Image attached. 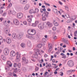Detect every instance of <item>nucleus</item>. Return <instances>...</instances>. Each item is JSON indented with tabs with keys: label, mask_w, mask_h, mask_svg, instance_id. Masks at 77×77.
<instances>
[{
	"label": "nucleus",
	"mask_w": 77,
	"mask_h": 77,
	"mask_svg": "<svg viewBox=\"0 0 77 77\" xmlns=\"http://www.w3.org/2000/svg\"><path fill=\"white\" fill-rule=\"evenodd\" d=\"M8 75L10 76H12L13 74L12 73H11V72H10L8 73Z\"/></svg>",
	"instance_id": "nucleus-31"
},
{
	"label": "nucleus",
	"mask_w": 77,
	"mask_h": 77,
	"mask_svg": "<svg viewBox=\"0 0 77 77\" xmlns=\"http://www.w3.org/2000/svg\"><path fill=\"white\" fill-rule=\"evenodd\" d=\"M39 70V68L38 67H36L35 69V70L36 71H38Z\"/></svg>",
	"instance_id": "nucleus-27"
},
{
	"label": "nucleus",
	"mask_w": 77,
	"mask_h": 77,
	"mask_svg": "<svg viewBox=\"0 0 77 77\" xmlns=\"http://www.w3.org/2000/svg\"><path fill=\"white\" fill-rule=\"evenodd\" d=\"M57 38V37L56 36H55L54 37L53 39H56Z\"/></svg>",
	"instance_id": "nucleus-62"
},
{
	"label": "nucleus",
	"mask_w": 77,
	"mask_h": 77,
	"mask_svg": "<svg viewBox=\"0 0 77 77\" xmlns=\"http://www.w3.org/2000/svg\"><path fill=\"white\" fill-rule=\"evenodd\" d=\"M41 45H42V46H44V45H45V43H44V42H42V43Z\"/></svg>",
	"instance_id": "nucleus-46"
},
{
	"label": "nucleus",
	"mask_w": 77,
	"mask_h": 77,
	"mask_svg": "<svg viewBox=\"0 0 77 77\" xmlns=\"http://www.w3.org/2000/svg\"><path fill=\"white\" fill-rule=\"evenodd\" d=\"M13 22L16 25H18L20 24V22L17 19H15L14 20Z\"/></svg>",
	"instance_id": "nucleus-11"
},
{
	"label": "nucleus",
	"mask_w": 77,
	"mask_h": 77,
	"mask_svg": "<svg viewBox=\"0 0 77 77\" xmlns=\"http://www.w3.org/2000/svg\"><path fill=\"white\" fill-rule=\"evenodd\" d=\"M50 44H48V47L49 48H52V46H50Z\"/></svg>",
	"instance_id": "nucleus-48"
},
{
	"label": "nucleus",
	"mask_w": 77,
	"mask_h": 77,
	"mask_svg": "<svg viewBox=\"0 0 77 77\" xmlns=\"http://www.w3.org/2000/svg\"><path fill=\"white\" fill-rule=\"evenodd\" d=\"M14 72V73H16V72H17V68H16L15 69Z\"/></svg>",
	"instance_id": "nucleus-38"
},
{
	"label": "nucleus",
	"mask_w": 77,
	"mask_h": 77,
	"mask_svg": "<svg viewBox=\"0 0 77 77\" xmlns=\"http://www.w3.org/2000/svg\"><path fill=\"white\" fill-rule=\"evenodd\" d=\"M48 14H49V12L46 11L43 13L42 14V20L43 21H45L46 20V18H48Z\"/></svg>",
	"instance_id": "nucleus-2"
},
{
	"label": "nucleus",
	"mask_w": 77,
	"mask_h": 77,
	"mask_svg": "<svg viewBox=\"0 0 77 77\" xmlns=\"http://www.w3.org/2000/svg\"><path fill=\"white\" fill-rule=\"evenodd\" d=\"M20 2L23 5H25L27 3L26 0H20Z\"/></svg>",
	"instance_id": "nucleus-13"
},
{
	"label": "nucleus",
	"mask_w": 77,
	"mask_h": 77,
	"mask_svg": "<svg viewBox=\"0 0 77 77\" xmlns=\"http://www.w3.org/2000/svg\"><path fill=\"white\" fill-rule=\"evenodd\" d=\"M54 10H56L57 11L56 12V13L57 14H57H58V12H57V11H57V9H53V11H54Z\"/></svg>",
	"instance_id": "nucleus-49"
},
{
	"label": "nucleus",
	"mask_w": 77,
	"mask_h": 77,
	"mask_svg": "<svg viewBox=\"0 0 77 77\" xmlns=\"http://www.w3.org/2000/svg\"><path fill=\"white\" fill-rule=\"evenodd\" d=\"M9 31H8V30H6L5 31V33L7 34H8V33H9Z\"/></svg>",
	"instance_id": "nucleus-40"
},
{
	"label": "nucleus",
	"mask_w": 77,
	"mask_h": 77,
	"mask_svg": "<svg viewBox=\"0 0 77 77\" xmlns=\"http://www.w3.org/2000/svg\"><path fill=\"white\" fill-rule=\"evenodd\" d=\"M3 42V39L2 37L0 36V42Z\"/></svg>",
	"instance_id": "nucleus-18"
},
{
	"label": "nucleus",
	"mask_w": 77,
	"mask_h": 77,
	"mask_svg": "<svg viewBox=\"0 0 77 77\" xmlns=\"http://www.w3.org/2000/svg\"><path fill=\"white\" fill-rule=\"evenodd\" d=\"M1 58H2V59H3V60H6V57H5V55H1Z\"/></svg>",
	"instance_id": "nucleus-15"
},
{
	"label": "nucleus",
	"mask_w": 77,
	"mask_h": 77,
	"mask_svg": "<svg viewBox=\"0 0 77 77\" xmlns=\"http://www.w3.org/2000/svg\"><path fill=\"white\" fill-rule=\"evenodd\" d=\"M77 31H76L74 32V35L75 36H77Z\"/></svg>",
	"instance_id": "nucleus-34"
},
{
	"label": "nucleus",
	"mask_w": 77,
	"mask_h": 77,
	"mask_svg": "<svg viewBox=\"0 0 77 77\" xmlns=\"http://www.w3.org/2000/svg\"><path fill=\"white\" fill-rule=\"evenodd\" d=\"M20 56L21 55H20V54H19V55H17L16 56V58L20 59Z\"/></svg>",
	"instance_id": "nucleus-22"
},
{
	"label": "nucleus",
	"mask_w": 77,
	"mask_h": 77,
	"mask_svg": "<svg viewBox=\"0 0 77 77\" xmlns=\"http://www.w3.org/2000/svg\"><path fill=\"white\" fill-rule=\"evenodd\" d=\"M17 66H18V68H20V66H21V63H19L18 64H17Z\"/></svg>",
	"instance_id": "nucleus-42"
},
{
	"label": "nucleus",
	"mask_w": 77,
	"mask_h": 77,
	"mask_svg": "<svg viewBox=\"0 0 77 77\" xmlns=\"http://www.w3.org/2000/svg\"><path fill=\"white\" fill-rule=\"evenodd\" d=\"M75 70H70L68 71V72H74L75 71Z\"/></svg>",
	"instance_id": "nucleus-37"
},
{
	"label": "nucleus",
	"mask_w": 77,
	"mask_h": 77,
	"mask_svg": "<svg viewBox=\"0 0 77 77\" xmlns=\"http://www.w3.org/2000/svg\"><path fill=\"white\" fill-rule=\"evenodd\" d=\"M44 24H40L38 25V27L40 29H44Z\"/></svg>",
	"instance_id": "nucleus-12"
},
{
	"label": "nucleus",
	"mask_w": 77,
	"mask_h": 77,
	"mask_svg": "<svg viewBox=\"0 0 77 77\" xmlns=\"http://www.w3.org/2000/svg\"><path fill=\"white\" fill-rule=\"evenodd\" d=\"M34 12V11H33V10H31L30 11H29V13L30 14H32Z\"/></svg>",
	"instance_id": "nucleus-26"
},
{
	"label": "nucleus",
	"mask_w": 77,
	"mask_h": 77,
	"mask_svg": "<svg viewBox=\"0 0 77 77\" xmlns=\"http://www.w3.org/2000/svg\"><path fill=\"white\" fill-rule=\"evenodd\" d=\"M24 35V34L23 32H21L16 36V34L14 33L12 34V36L14 39H16L17 38L18 39H20L23 37V36Z\"/></svg>",
	"instance_id": "nucleus-1"
},
{
	"label": "nucleus",
	"mask_w": 77,
	"mask_h": 77,
	"mask_svg": "<svg viewBox=\"0 0 77 77\" xmlns=\"http://www.w3.org/2000/svg\"><path fill=\"white\" fill-rule=\"evenodd\" d=\"M61 57L63 59H66V55H64V56H63V57Z\"/></svg>",
	"instance_id": "nucleus-30"
},
{
	"label": "nucleus",
	"mask_w": 77,
	"mask_h": 77,
	"mask_svg": "<svg viewBox=\"0 0 77 77\" xmlns=\"http://www.w3.org/2000/svg\"><path fill=\"white\" fill-rule=\"evenodd\" d=\"M66 22L67 23H72V20L70 19L68 20Z\"/></svg>",
	"instance_id": "nucleus-20"
},
{
	"label": "nucleus",
	"mask_w": 77,
	"mask_h": 77,
	"mask_svg": "<svg viewBox=\"0 0 77 77\" xmlns=\"http://www.w3.org/2000/svg\"><path fill=\"white\" fill-rule=\"evenodd\" d=\"M36 23H32V26L33 27H36Z\"/></svg>",
	"instance_id": "nucleus-35"
},
{
	"label": "nucleus",
	"mask_w": 77,
	"mask_h": 77,
	"mask_svg": "<svg viewBox=\"0 0 77 77\" xmlns=\"http://www.w3.org/2000/svg\"><path fill=\"white\" fill-rule=\"evenodd\" d=\"M66 17L67 18H70V17H69V15L68 14H67L65 15Z\"/></svg>",
	"instance_id": "nucleus-36"
},
{
	"label": "nucleus",
	"mask_w": 77,
	"mask_h": 77,
	"mask_svg": "<svg viewBox=\"0 0 77 77\" xmlns=\"http://www.w3.org/2000/svg\"><path fill=\"white\" fill-rule=\"evenodd\" d=\"M32 51H29V54H32Z\"/></svg>",
	"instance_id": "nucleus-63"
},
{
	"label": "nucleus",
	"mask_w": 77,
	"mask_h": 77,
	"mask_svg": "<svg viewBox=\"0 0 77 77\" xmlns=\"http://www.w3.org/2000/svg\"><path fill=\"white\" fill-rule=\"evenodd\" d=\"M16 62H20V60L19 59H17L16 60Z\"/></svg>",
	"instance_id": "nucleus-43"
},
{
	"label": "nucleus",
	"mask_w": 77,
	"mask_h": 77,
	"mask_svg": "<svg viewBox=\"0 0 77 77\" xmlns=\"http://www.w3.org/2000/svg\"><path fill=\"white\" fill-rule=\"evenodd\" d=\"M47 11H48L50 12V11H51V9L50 8H48Z\"/></svg>",
	"instance_id": "nucleus-60"
},
{
	"label": "nucleus",
	"mask_w": 77,
	"mask_h": 77,
	"mask_svg": "<svg viewBox=\"0 0 77 77\" xmlns=\"http://www.w3.org/2000/svg\"><path fill=\"white\" fill-rule=\"evenodd\" d=\"M53 31H56V28L55 27H54L52 28Z\"/></svg>",
	"instance_id": "nucleus-29"
},
{
	"label": "nucleus",
	"mask_w": 77,
	"mask_h": 77,
	"mask_svg": "<svg viewBox=\"0 0 77 77\" xmlns=\"http://www.w3.org/2000/svg\"><path fill=\"white\" fill-rule=\"evenodd\" d=\"M29 8V5L28 4L26 5V6L24 8V9L25 10H27Z\"/></svg>",
	"instance_id": "nucleus-17"
},
{
	"label": "nucleus",
	"mask_w": 77,
	"mask_h": 77,
	"mask_svg": "<svg viewBox=\"0 0 77 77\" xmlns=\"http://www.w3.org/2000/svg\"><path fill=\"white\" fill-rule=\"evenodd\" d=\"M9 50L8 48H5L4 50V53L5 55H8Z\"/></svg>",
	"instance_id": "nucleus-6"
},
{
	"label": "nucleus",
	"mask_w": 77,
	"mask_h": 77,
	"mask_svg": "<svg viewBox=\"0 0 77 77\" xmlns=\"http://www.w3.org/2000/svg\"><path fill=\"white\" fill-rule=\"evenodd\" d=\"M22 60L23 61H25V60H27L26 59V57H23L22 58Z\"/></svg>",
	"instance_id": "nucleus-45"
},
{
	"label": "nucleus",
	"mask_w": 77,
	"mask_h": 77,
	"mask_svg": "<svg viewBox=\"0 0 77 77\" xmlns=\"http://www.w3.org/2000/svg\"><path fill=\"white\" fill-rule=\"evenodd\" d=\"M20 46L22 48H25L26 45L24 43H22L20 45Z\"/></svg>",
	"instance_id": "nucleus-16"
},
{
	"label": "nucleus",
	"mask_w": 77,
	"mask_h": 77,
	"mask_svg": "<svg viewBox=\"0 0 77 77\" xmlns=\"http://www.w3.org/2000/svg\"><path fill=\"white\" fill-rule=\"evenodd\" d=\"M16 55V54L15 53V51H11L10 56L11 57H14V56H15Z\"/></svg>",
	"instance_id": "nucleus-7"
},
{
	"label": "nucleus",
	"mask_w": 77,
	"mask_h": 77,
	"mask_svg": "<svg viewBox=\"0 0 77 77\" xmlns=\"http://www.w3.org/2000/svg\"><path fill=\"white\" fill-rule=\"evenodd\" d=\"M39 12V10L38 9H35V13H38Z\"/></svg>",
	"instance_id": "nucleus-21"
},
{
	"label": "nucleus",
	"mask_w": 77,
	"mask_h": 77,
	"mask_svg": "<svg viewBox=\"0 0 77 77\" xmlns=\"http://www.w3.org/2000/svg\"><path fill=\"white\" fill-rule=\"evenodd\" d=\"M17 17L18 18L21 19V18H22L23 17V14L21 13H19L17 14Z\"/></svg>",
	"instance_id": "nucleus-8"
},
{
	"label": "nucleus",
	"mask_w": 77,
	"mask_h": 77,
	"mask_svg": "<svg viewBox=\"0 0 77 77\" xmlns=\"http://www.w3.org/2000/svg\"><path fill=\"white\" fill-rule=\"evenodd\" d=\"M6 15V13L4 12V13L2 14V15L3 17H5Z\"/></svg>",
	"instance_id": "nucleus-23"
},
{
	"label": "nucleus",
	"mask_w": 77,
	"mask_h": 77,
	"mask_svg": "<svg viewBox=\"0 0 77 77\" xmlns=\"http://www.w3.org/2000/svg\"><path fill=\"white\" fill-rule=\"evenodd\" d=\"M27 17L28 18H29V19L27 20L28 22H29V23H31V22H32V18H33V16L32 15H30V16H28Z\"/></svg>",
	"instance_id": "nucleus-9"
},
{
	"label": "nucleus",
	"mask_w": 77,
	"mask_h": 77,
	"mask_svg": "<svg viewBox=\"0 0 77 77\" xmlns=\"http://www.w3.org/2000/svg\"><path fill=\"white\" fill-rule=\"evenodd\" d=\"M45 4L46 5H47V6H50V5L49 4H47V3H45Z\"/></svg>",
	"instance_id": "nucleus-50"
},
{
	"label": "nucleus",
	"mask_w": 77,
	"mask_h": 77,
	"mask_svg": "<svg viewBox=\"0 0 77 77\" xmlns=\"http://www.w3.org/2000/svg\"><path fill=\"white\" fill-rule=\"evenodd\" d=\"M25 61V63H27L28 62H29V61L27 60H26Z\"/></svg>",
	"instance_id": "nucleus-44"
},
{
	"label": "nucleus",
	"mask_w": 77,
	"mask_h": 77,
	"mask_svg": "<svg viewBox=\"0 0 77 77\" xmlns=\"http://www.w3.org/2000/svg\"><path fill=\"white\" fill-rule=\"evenodd\" d=\"M44 57H45V58H46V57H48V55H47V54H45L44 56Z\"/></svg>",
	"instance_id": "nucleus-53"
},
{
	"label": "nucleus",
	"mask_w": 77,
	"mask_h": 77,
	"mask_svg": "<svg viewBox=\"0 0 77 77\" xmlns=\"http://www.w3.org/2000/svg\"><path fill=\"white\" fill-rule=\"evenodd\" d=\"M6 41L7 44H11V39L9 38H8L6 39Z\"/></svg>",
	"instance_id": "nucleus-10"
},
{
	"label": "nucleus",
	"mask_w": 77,
	"mask_h": 77,
	"mask_svg": "<svg viewBox=\"0 0 77 77\" xmlns=\"http://www.w3.org/2000/svg\"><path fill=\"white\" fill-rule=\"evenodd\" d=\"M47 24L48 26L50 27H52V26H53V24L49 22H48Z\"/></svg>",
	"instance_id": "nucleus-14"
},
{
	"label": "nucleus",
	"mask_w": 77,
	"mask_h": 77,
	"mask_svg": "<svg viewBox=\"0 0 77 77\" xmlns=\"http://www.w3.org/2000/svg\"><path fill=\"white\" fill-rule=\"evenodd\" d=\"M34 56L35 58H36V57L38 56V54H34Z\"/></svg>",
	"instance_id": "nucleus-47"
},
{
	"label": "nucleus",
	"mask_w": 77,
	"mask_h": 77,
	"mask_svg": "<svg viewBox=\"0 0 77 77\" xmlns=\"http://www.w3.org/2000/svg\"><path fill=\"white\" fill-rule=\"evenodd\" d=\"M27 33L30 35H34L36 34V30L35 29H30L28 30Z\"/></svg>",
	"instance_id": "nucleus-4"
},
{
	"label": "nucleus",
	"mask_w": 77,
	"mask_h": 77,
	"mask_svg": "<svg viewBox=\"0 0 77 77\" xmlns=\"http://www.w3.org/2000/svg\"><path fill=\"white\" fill-rule=\"evenodd\" d=\"M42 41L43 42H45L47 41V40H46V39L45 38H43L42 39Z\"/></svg>",
	"instance_id": "nucleus-25"
},
{
	"label": "nucleus",
	"mask_w": 77,
	"mask_h": 77,
	"mask_svg": "<svg viewBox=\"0 0 77 77\" xmlns=\"http://www.w3.org/2000/svg\"><path fill=\"white\" fill-rule=\"evenodd\" d=\"M38 48H41V47H42V45H41V44H39L38 45Z\"/></svg>",
	"instance_id": "nucleus-32"
},
{
	"label": "nucleus",
	"mask_w": 77,
	"mask_h": 77,
	"mask_svg": "<svg viewBox=\"0 0 77 77\" xmlns=\"http://www.w3.org/2000/svg\"><path fill=\"white\" fill-rule=\"evenodd\" d=\"M11 6H12V3H10V4H9V5L8 6V7L10 8V7H11Z\"/></svg>",
	"instance_id": "nucleus-41"
},
{
	"label": "nucleus",
	"mask_w": 77,
	"mask_h": 77,
	"mask_svg": "<svg viewBox=\"0 0 77 77\" xmlns=\"http://www.w3.org/2000/svg\"><path fill=\"white\" fill-rule=\"evenodd\" d=\"M0 20H1V21L2 22L3 20L4 19L3 18H0Z\"/></svg>",
	"instance_id": "nucleus-61"
},
{
	"label": "nucleus",
	"mask_w": 77,
	"mask_h": 77,
	"mask_svg": "<svg viewBox=\"0 0 77 77\" xmlns=\"http://www.w3.org/2000/svg\"><path fill=\"white\" fill-rule=\"evenodd\" d=\"M17 63H14V68H16V67L17 66Z\"/></svg>",
	"instance_id": "nucleus-24"
},
{
	"label": "nucleus",
	"mask_w": 77,
	"mask_h": 77,
	"mask_svg": "<svg viewBox=\"0 0 77 77\" xmlns=\"http://www.w3.org/2000/svg\"><path fill=\"white\" fill-rule=\"evenodd\" d=\"M23 23L24 25H26L27 24V22L25 21L23 22Z\"/></svg>",
	"instance_id": "nucleus-51"
},
{
	"label": "nucleus",
	"mask_w": 77,
	"mask_h": 77,
	"mask_svg": "<svg viewBox=\"0 0 77 77\" xmlns=\"http://www.w3.org/2000/svg\"><path fill=\"white\" fill-rule=\"evenodd\" d=\"M59 4H60V5H63V4L62 3V2H60V1H59Z\"/></svg>",
	"instance_id": "nucleus-56"
},
{
	"label": "nucleus",
	"mask_w": 77,
	"mask_h": 77,
	"mask_svg": "<svg viewBox=\"0 0 77 77\" xmlns=\"http://www.w3.org/2000/svg\"><path fill=\"white\" fill-rule=\"evenodd\" d=\"M27 45L28 47H30V45H31V44H30V42H29V43H28L27 44Z\"/></svg>",
	"instance_id": "nucleus-52"
},
{
	"label": "nucleus",
	"mask_w": 77,
	"mask_h": 77,
	"mask_svg": "<svg viewBox=\"0 0 77 77\" xmlns=\"http://www.w3.org/2000/svg\"><path fill=\"white\" fill-rule=\"evenodd\" d=\"M56 54H58L60 53V52H59V50H58V51L56 53Z\"/></svg>",
	"instance_id": "nucleus-57"
},
{
	"label": "nucleus",
	"mask_w": 77,
	"mask_h": 77,
	"mask_svg": "<svg viewBox=\"0 0 77 77\" xmlns=\"http://www.w3.org/2000/svg\"><path fill=\"white\" fill-rule=\"evenodd\" d=\"M67 65L69 67H73L74 65V63L72 60H69L68 62Z\"/></svg>",
	"instance_id": "nucleus-5"
},
{
	"label": "nucleus",
	"mask_w": 77,
	"mask_h": 77,
	"mask_svg": "<svg viewBox=\"0 0 77 77\" xmlns=\"http://www.w3.org/2000/svg\"><path fill=\"white\" fill-rule=\"evenodd\" d=\"M13 76H14V77H17V74L14 73L13 74Z\"/></svg>",
	"instance_id": "nucleus-59"
},
{
	"label": "nucleus",
	"mask_w": 77,
	"mask_h": 77,
	"mask_svg": "<svg viewBox=\"0 0 77 77\" xmlns=\"http://www.w3.org/2000/svg\"><path fill=\"white\" fill-rule=\"evenodd\" d=\"M52 50V48H49V52H50Z\"/></svg>",
	"instance_id": "nucleus-55"
},
{
	"label": "nucleus",
	"mask_w": 77,
	"mask_h": 77,
	"mask_svg": "<svg viewBox=\"0 0 77 77\" xmlns=\"http://www.w3.org/2000/svg\"><path fill=\"white\" fill-rule=\"evenodd\" d=\"M60 11H61L62 12H65L64 11H63V10H62V9H60Z\"/></svg>",
	"instance_id": "nucleus-58"
},
{
	"label": "nucleus",
	"mask_w": 77,
	"mask_h": 77,
	"mask_svg": "<svg viewBox=\"0 0 77 77\" xmlns=\"http://www.w3.org/2000/svg\"><path fill=\"white\" fill-rule=\"evenodd\" d=\"M60 55H61V56H65V54H64L63 53H61L60 54Z\"/></svg>",
	"instance_id": "nucleus-54"
},
{
	"label": "nucleus",
	"mask_w": 77,
	"mask_h": 77,
	"mask_svg": "<svg viewBox=\"0 0 77 77\" xmlns=\"http://www.w3.org/2000/svg\"><path fill=\"white\" fill-rule=\"evenodd\" d=\"M54 26H58V23L56 22L55 23H54Z\"/></svg>",
	"instance_id": "nucleus-28"
},
{
	"label": "nucleus",
	"mask_w": 77,
	"mask_h": 77,
	"mask_svg": "<svg viewBox=\"0 0 77 77\" xmlns=\"http://www.w3.org/2000/svg\"><path fill=\"white\" fill-rule=\"evenodd\" d=\"M32 77V75H29L28 76V77Z\"/></svg>",
	"instance_id": "nucleus-64"
},
{
	"label": "nucleus",
	"mask_w": 77,
	"mask_h": 77,
	"mask_svg": "<svg viewBox=\"0 0 77 77\" xmlns=\"http://www.w3.org/2000/svg\"><path fill=\"white\" fill-rule=\"evenodd\" d=\"M22 71H24V72H26L27 71V70H26V69L24 67H22Z\"/></svg>",
	"instance_id": "nucleus-19"
},
{
	"label": "nucleus",
	"mask_w": 77,
	"mask_h": 77,
	"mask_svg": "<svg viewBox=\"0 0 77 77\" xmlns=\"http://www.w3.org/2000/svg\"><path fill=\"white\" fill-rule=\"evenodd\" d=\"M3 12V10H1V8H0V14H2Z\"/></svg>",
	"instance_id": "nucleus-33"
},
{
	"label": "nucleus",
	"mask_w": 77,
	"mask_h": 77,
	"mask_svg": "<svg viewBox=\"0 0 77 77\" xmlns=\"http://www.w3.org/2000/svg\"><path fill=\"white\" fill-rule=\"evenodd\" d=\"M12 65V63H11V62L10 61L8 60L7 62V64L5 65V69L7 70H9V67H11Z\"/></svg>",
	"instance_id": "nucleus-3"
},
{
	"label": "nucleus",
	"mask_w": 77,
	"mask_h": 77,
	"mask_svg": "<svg viewBox=\"0 0 77 77\" xmlns=\"http://www.w3.org/2000/svg\"><path fill=\"white\" fill-rule=\"evenodd\" d=\"M65 7L66 10L67 11L68 10V7L67 6H65Z\"/></svg>",
	"instance_id": "nucleus-39"
}]
</instances>
